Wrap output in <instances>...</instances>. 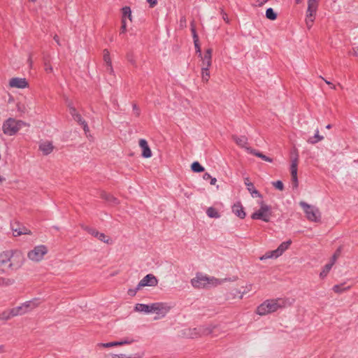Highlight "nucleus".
<instances>
[{
  "instance_id": "nucleus-21",
  "label": "nucleus",
  "mask_w": 358,
  "mask_h": 358,
  "mask_svg": "<svg viewBox=\"0 0 358 358\" xmlns=\"http://www.w3.org/2000/svg\"><path fill=\"white\" fill-rule=\"evenodd\" d=\"M39 150L43 155H48L53 150V145L50 141H45L39 145Z\"/></svg>"
},
{
  "instance_id": "nucleus-17",
  "label": "nucleus",
  "mask_w": 358,
  "mask_h": 358,
  "mask_svg": "<svg viewBox=\"0 0 358 358\" xmlns=\"http://www.w3.org/2000/svg\"><path fill=\"white\" fill-rule=\"evenodd\" d=\"M139 146L142 149V156L145 158H149L152 156V151L148 145V143L145 139L139 140Z\"/></svg>"
},
{
  "instance_id": "nucleus-34",
  "label": "nucleus",
  "mask_w": 358,
  "mask_h": 358,
  "mask_svg": "<svg viewBox=\"0 0 358 358\" xmlns=\"http://www.w3.org/2000/svg\"><path fill=\"white\" fill-rule=\"evenodd\" d=\"M266 16L268 19L274 20L277 18V15L272 8H268L266 11Z\"/></svg>"
},
{
  "instance_id": "nucleus-12",
  "label": "nucleus",
  "mask_w": 358,
  "mask_h": 358,
  "mask_svg": "<svg viewBox=\"0 0 358 358\" xmlns=\"http://www.w3.org/2000/svg\"><path fill=\"white\" fill-rule=\"evenodd\" d=\"M298 158L296 157L294 159L292 160V164L290 166V172L292 177V185L294 188H296L298 187V178H297V166H298Z\"/></svg>"
},
{
  "instance_id": "nucleus-29",
  "label": "nucleus",
  "mask_w": 358,
  "mask_h": 358,
  "mask_svg": "<svg viewBox=\"0 0 358 358\" xmlns=\"http://www.w3.org/2000/svg\"><path fill=\"white\" fill-rule=\"evenodd\" d=\"M210 67H201V79L204 83H207L210 78Z\"/></svg>"
},
{
  "instance_id": "nucleus-36",
  "label": "nucleus",
  "mask_w": 358,
  "mask_h": 358,
  "mask_svg": "<svg viewBox=\"0 0 358 358\" xmlns=\"http://www.w3.org/2000/svg\"><path fill=\"white\" fill-rule=\"evenodd\" d=\"M74 120L84 126V129L87 127L85 121L83 120L81 115L78 113L73 117Z\"/></svg>"
},
{
  "instance_id": "nucleus-38",
  "label": "nucleus",
  "mask_w": 358,
  "mask_h": 358,
  "mask_svg": "<svg viewBox=\"0 0 358 358\" xmlns=\"http://www.w3.org/2000/svg\"><path fill=\"white\" fill-rule=\"evenodd\" d=\"M121 33H125L127 31V23L124 19H122V25L120 28Z\"/></svg>"
},
{
  "instance_id": "nucleus-40",
  "label": "nucleus",
  "mask_w": 358,
  "mask_h": 358,
  "mask_svg": "<svg viewBox=\"0 0 358 358\" xmlns=\"http://www.w3.org/2000/svg\"><path fill=\"white\" fill-rule=\"evenodd\" d=\"M255 155L257 156H258L259 157H261L262 159L266 161V162H272V159L265 155H264L262 153H255Z\"/></svg>"
},
{
  "instance_id": "nucleus-31",
  "label": "nucleus",
  "mask_w": 358,
  "mask_h": 358,
  "mask_svg": "<svg viewBox=\"0 0 358 358\" xmlns=\"http://www.w3.org/2000/svg\"><path fill=\"white\" fill-rule=\"evenodd\" d=\"M122 19H126L128 17L131 21V11L129 6H125L122 9Z\"/></svg>"
},
{
  "instance_id": "nucleus-52",
  "label": "nucleus",
  "mask_w": 358,
  "mask_h": 358,
  "mask_svg": "<svg viewBox=\"0 0 358 358\" xmlns=\"http://www.w3.org/2000/svg\"><path fill=\"white\" fill-rule=\"evenodd\" d=\"M3 351H4L3 347V346H0V353L3 352Z\"/></svg>"
},
{
  "instance_id": "nucleus-47",
  "label": "nucleus",
  "mask_w": 358,
  "mask_h": 358,
  "mask_svg": "<svg viewBox=\"0 0 358 358\" xmlns=\"http://www.w3.org/2000/svg\"><path fill=\"white\" fill-rule=\"evenodd\" d=\"M216 182H217V180H216V178H213V177H212V178L210 179V185H215V183H216Z\"/></svg>"
},
{
  "instance_id": "nucleus-35",
  "label": "nucleus",
  "mask_w": 358,
  "mask_h": 358,
  "mask_svg": "<svg viewBox=\"0 0 358 358\" xmlns=\"http://www.w3.org/2000/svg\"><path fill=\"white\" fill-rule=\"evenodd\" d=\"M323 139V136H321L319 135V132L317 131L316 134L314 137L310 138L308 141V143L311 144H315L317 143L318 141H320Z\"/></svg>"
},
{
  "instance_id": "nucleus-4",
  "label": "nucleus",
  "mask_w": 358,
  "mask_h": 358,
  "mask_svg": "<svg viewBox=\"0 0 358 358\" xmlns=\"http://www.w3.org/2000/svg\"><path fill=\"white\" fill-rule=\"evenodd\" d=\"M28 126L29 124L23 120L9 117L3 122L2 131L5 135L11 136L16 135L22 127Z\"/></svg>"
},
{
  "instance_id": "nucleus-41",
  "label": "nucleus",
  "mask_w": 358,
  "mask_h": 358,
  "mask_svg": "<svg viewBox=\"0 0 358 358\" xmlns=\"http://www.w3.org/2000/svg\"><path fill=\"white\" fill-rule=\"evenodd\" d=\"M196 38V35L194 34V38H195V39H194V43H195V46H196V52H199V54H200V53H201V48H200V46L198 45V43H197V41H198V40H197V38Z\"/></svg>"
},
{
  "instance_id": "nucleus-11",
  "label": "nucleus",
  "mask_w": 358,
  "mask_h": 358,
  "mask_svg": "<svg viewBox=\"0 0 358 358\" xmlns=\"http://www.w3.org/2000/svg\"><path fill=\"white\" fill-rule=\"evenodd\" d=\"M158 283V280L153 274H148L138 283L137 289L145 286L154 287Z\"/></svg>"
},
{
  "instance_id": "nucleus-54",
  "label": "nucleus",
  "mask_w": 358,
  "mask_h": 358,
  "mask_svg": "<svg viewBox=\"0 0 358 358\" xmlns=\"http://www.w3.org/2000/svg\"><path fill=\"white\" fill-rule=\"evenodd\" d=\"M331 124H328V125L327 126V129H331Z\"/></svg>"
},
{
  "instance_id": "nucleus-50",
  "label": "nucleus",
  "mask_w": 358,
  "mask_h": 358,
  "mask_svg": "<svg viewBox=\"0 0 358 358\" xmlns=\"http://www.w3.org/2000/svg\"><path fill=\"white\" fill-rule=\"evenodd\" d=\"M354 55L358 56V46L353 48Z\"/></svg>"
},
{
  "instance_id": "nucleus-33",
  "label": "nucleus",
  "mask_w": 358,
  "mask_h": 358,
  "mask_svg": "<svg viewBox=\"0 0 358 358\" xmlns=\"http://www.w3.org/2000/svg\"><path fill=\"white\" fill-rule=\"evenodd\" d=\"M191 167L194 172L199 173L204 171L203 167L197 162H194Z\"/></svg>"
},
{
  "instance_id": "nucleus-28",
  "label": "nucleus",
  "mask_w": 358,
  "mask_h": 358,
  "mask_svg": "<svg viewBox=\"0 0 358 358\" xmlns=\"http://www.w3.org/2000/svg\"><path fill=\"white\" fill-rule=\"evenodd\" d=\"M350 287H346L345 283L336 285L333 287V291L336 294H341L350 289Z\"/></svg>"
},
{
  "instance_id": "nucleus-13",
  "label": "nucleus",
  "mask_w": 358,
  "mask_h": 358,
  "mask_svg": "<svg viewBox=\"0 0 358 358\" xmlns=\"http://www.w3.org/2000/svg\"><path fill=\"white\" fill-rule=\"evenodd\" d=\"M212 53L213 50L211 48H208L203 54L200 53L199 56L201 57V67H210L212 65Z\"/></svg>"
},
{
  "instance_id": "nucleus-44",
  "label": "nucleus",
  "mask_w": 358,
  "mask_h": 358,
  "mask_svg": "<svg viewBox=\"0 0 358 358\" xmlns=\"http://www.w3.org/2000/svg\"><path fill=\"white\" fill-rule=\"evenodd\" d=\"M322 79L325 81V83H327V85H329L331 89H334V90H335V89H336V86H335V85H334L332 83H331V82H329V81H328V80H325V79H324V78H322Z\"/></svg>"
},
{
  "instance_id": "nucleus-32",
  "label": "nucleus",
  "mask_w": 358,
  "mask_h": 358,
  "mask_svg": "<svg viewBox=\"0 0 358 358\" xmlns=\"http://www.w3.org/2000/svg\"><path fill=\"white\" fill-rule=\"evenodd\" d=\"M342 252V247H339L336 251L334 253V255H332L331 259H330V262H331L333 264H335V262H336V260L339 258V257L341 256V254Z\"/></svg>"
},
{
  "instance_id": "nucleus-22",
  "label": "nucleus",
  "mask_w": 358,
  "mask_h": 358,
  "mask_svg": "<svg viewBox=\"0 0 358 358\" xmlns=\"http://www.w3.org/2000/svg\"><path fill=\"white\" fill-rule=\"evenodd\" d=\"M24 304L26 306L27 311L30 312L35 309L36 308H37L38 306H39V305L41 304V301L38 299H34L31 301L24 302Z\"/></svg>"
},
{
  "instance_id": "nucleus-10",
  "label": "nucleus",
  "mask_w": 358,
  "mask_h": 358,
  "mask_svg": "<svg viewBox=\"0 0 358 358\" xmlns=\"http://www.w3.org/2000/svg\"><path fill=\"white\" fill-rule=\"evenodd\" d=\"M48 250L44 245L36 246L28 253V257L33 261H40L43 259V256L47 253Z\"/></svg>"
},
{
  "instance_id": "nucleus-16",
  "label": "nucleus",
  "mask_w": 358,
  "mask_h": 358,
  "mask_svg": "<svg viewBox=\"0 0 358 358\" xmlns=\"http://www.w3.org/2000/svg\"><path fill=\"white\" fill-rule=\"evenodd\" d=\"M103 59L104 63L106 64V71L109 73H112L113 72V66H112V60L110 57V54L108 50L105 49L103 51Z\"/></svg>"
},
{
  "instance_id": "nucleus-8",
  "label": "nucleus",
  "mask_w": 358,
  "mask_h": 358,
  "mask_svg": "<svg viewBox=\"0 0 358 358\" xmlns=\"http://www.w3.org/2000/svg\"><path fill=\"white\" fill-rule=\"evenodd\" d=\"M320 0H308V8L305 22L308 29H311L315 20Z\"/></svg>"
},
{
  "instance_id": "nucleus-20",
  "label": "nucleus",
  "mask_w": 358,
  "mask_h": 358,
  "mask_svg": "<svg viewBox=\"0 0 358 358\" xmlns=\"http://www.w3.org/2000/svg\"><path fill=\"white\" fill-rule=\"evenodd\" d=\"M131 342L127 340H124L123 341L120 342H110L107 343H98L96 345V348H111V347H116V346H121L125 344H129Z\"/></svg>"
},
{
  "instance_id": "nucleus-26",
  "label": "nucleus",
  "mask_w": 358,
  "mask_h": 358,
  "mask_svg": "<svg viewBox=\"0 0 358 358\" xmlns=\"http://www.w3.org/2000/svg\"><path fill=\"white\" fill-rule=\"evenodd\" d=\"M334 266V264L331 263V262H329L328 264H327L322 269L320 273V277L323 279L325 277H327V275H328V273H329V271H331L332 266Z\"/></svg>"
},
{
  "instance_id": "nucleus-24",
  "label": "nucleus",
  "mask_w": 358,
  "mask_h": 358,
  "mask_svg": "<svg viewBox=\"0 0 358 358\" xmlns=\"http://www.w3.org/2000/svg\"><path fill=\"white\" fill-rule=\"evenodd\" d=\"M16 108L20 115H22L28 111V106L26 101H18L16 104Z\"/></svg>"
},
{
  "instance_id": "nucleus-7",
  "label": "nucleus",
  "mask_w": 358,
  "mask_h": 358,
  "mask_svg": "<svg viewBox=\"0 0 358 358\" xmlns=\"http://www.w3.org/2000/svg\"><path fill=\"white\" fill-rule=\"evenodd\" d=\"M299 205L303 208L306 219L311 222L320 223L321 213L320 210L304 201H301Z\"/></svg>"
},
{
  "instance_id": "nucleus-19",
  "label": "nucleus",
  "mask_w": 358,
  "mask_h": 358,
  "mask_svg": "<svg viewBox=\"0 0 358 358\" xmlns=\"http://www.w3.org/2000/svg\"><path fill=\"white\" fill-rule=\"evenodd\" d=\"M233 213L237 215L241 219H243L245 217V213L244 211V208L241 203H235L232 207Z\"/></svg>"
},
{
  "instance_id": "nucleus-37",
  "label": "nucleus",
  "mask_w": 358,
  "mask_h": 358,
  "mask_svg": "<svg viewBox=\"0 0 358 358\" xmlns=\"http://www.w3.org/2000/svg\"><path fill=\"white\" fill-rule=\"evenodd\" d=\"M273 185L276 188V189H278L280 190H282L283 188H284V185H283V183L280 181V180H278V181H275V182H273Z\"/></svg>"
},
{
  "instance_id": "nucleus-42",
  "label": "nucleus",
  "mask_w": 358,
  "mask_h": 358,
  "mask_svg": "<svg viewBox=\"0 0 358 358\" xmlns=\"http://www.w3.org/2000/svg\"><path fill=\"white\" fill-rule=\"evenodd\" d=\"M148 2L149 3L150 7H151V8L155 7L157 3V0H148Z\"/></svg>"
},
{
  "instance_id": "nucleus-49",
  "label": "nucleus",
  "mask_w": 358,
  "mask_h": 358,
  "mask_svg": "<svg viewBox=\"0 0 358 358\" xmlns=\"http://www.w3.org/2000/svg\"><path fill=\"white\" fill-rule=\"evenodd\" d=\"M111 358H124L122 355H113Z\"/></svg>"
},
{
  "instance_id": "nucleus-6",
  "label": "nucleus",
  "mask_w": 358,
  "mask_h": 358,
  "mask_svg": "<svg viewBox=\"0 0 358 358\" xmlns=\"http://www.w3.org/2000/svg\"><path fill=\"white\" fill-rule=\"evenodd\" d=\"M273 216L272 208L267 205L263 201L259 202V208L256 209L251 215L252 220H259L268 222Z\"/></svg>"
},
{
  "instance_id": "nucleus-2",
  "label": "nucleus",
  "mask_w": 358,
  "mask_h": 358,
  "mask_svg": "<svg viewBox=\"0 0 358 358\" xmlns=\"http://www.w3.org/2000/svg\"><path fill=\"white\" fill-rule=\"evenodd\" d=\"M23 260L21 252L10 251L0 253V273L8 272L13 266H20Z\"/></svg>"
},
{
  "instance_id": "nucleus-15",
  "label": "nucleus",
  "mask_w": 358,
  "mask_h": 358,
  "mask_svg": "<svg viewBox=\"0 0 358 358\" xmlns=\"http://www.w3.org/2000/svg\"><path fill=\"white\" fill-rule=\"evenodd\" d=\"M28 313L27 309L26 308V306L24 303L21 304L20 306L12 308L9 311V314L8 316L6 317V319H8L11 317L17 316V315H24L25 313Z\"/></svg>"
},
{
  "instance_id": "nucleus-30",
  "label": "nucleus",
  "mask_w": 358,
  "mask_h": 358,
  "mask_svg": "<svg viewBox=\"0 0 358 358\" xmlns=\"http://www.w3.org/2000/svg\"><path fill=\"white\" fill-rule=\"evenodd\" d=\"M206 214L208 217L212 218H217L220 217V214L216 208L213 207H210L206 210Z\"/></svg>"
},
{
  "instance_id": "nucleus-39",
  "label": "nucleus",
  "mask_w": 358,
  "mask_h": 358,
  "mask_svg": "<svg viewBox=\"0 0 358 358\" xmlns=\"http://www.w3.org/2000/svg\"><path fill=\"white\" fill-rule=\"evenodd\" d=\"M44 69L46 73H49L52 71V68L49 62H45L44 64Z\"/></svg>"
},
{
  "instance_id": "nucleus-46",
  "label": "nucleus",
  "mask_w": 358,
  "mask_h": 358,
  "mask_svg": "<svg viewBox=\"0 0 358 358\" xmlns=\"http://www.w3.org/2000/svg\"><path fill=\"white\" fill-rule=\"evenodd\" d=\"M212 176L208 173H204L203 176V178L206 180H210Z\"/></svg>"
},
{
  "instance_id": "nucleus-14",
  "label": "nucleus",
  "mask_w": 358,
  "mask_h": 358,
  "mask_svg": "<svg viewBox=\"0 0 358 358\" xmlns=\"http://www.w3.org/2000/svg\"><path fill=\"white\" fill-rule=\"evenodd\" d=\"M9 86L12 88L24 89L29 87V83L25 78H13L9 80Z\"/></svg>"
},
{
  "instance_id": "nucleus-9",
  "label": "nucleus",
  "mask_w": 358,
  "mask_h": 358,
  "mask_svg": "<svg viewBox=\"0 0 358 358\" xmlns=\"http://www.w3.org/2000/svg\"><path fill=\"white\" fill-rule=\"evenodd\" d=\"M292 244V241L282 243L276 250L267 252L264 256L260 257V259H268V258H277L282 255V253L287 250Z\"/></svg>"
},
{
  "instance_id": "nucleus-1",
  "label": "nucleus",
  "mask_w": 358,
  "mask_h": 358,
  "mask_svg": "<svg viewBox=\"0 0 358 358\" xmlns=\"http://www.w3.org/2000/svg\"><path fill=\"white\" fill-rule=\"evenodd\" d=\"M290 305L291 303L287 298L270 299L265 300L258 306L255 313L259 315L264 316L275 313Z\"/></svg>"
},
{
  "instance_id": "nucleus-5",
  "label": "nucleus",
  "mask_w": 358,
  "mask_h": 358,
  "mask_svg": "<svg viewBox=\"0 0 358 358\" xmlns=\"http://www.w3.org/2000/svg\"><path fill=\"white\" fill-rule=\"evenodd\" d=\"M134 310L137 312H144L145 313H155L164 315L169 311L170 307L166 303L162 302L153 303L149 305L137 303Z\"/></svg>"
},
{
  "instance_id": "nucleus-51",
  "label": "nucleus",
  "mask_w": 358,
  "mask_h": 358,
  "mask_svg": "<svg viewBox=\"0 0 358 358\" xmlns=\"http://www.w3.org/2000/svg\"><path fill=\"white\" fill-rule=\"evenodd\" d=\"M268 0H263L262 1H261L259 3V6H262L263 4H264L266 2H267Z\"/></svg>"
},
{
  "instance_id": "nucleus-43",
  "label": "nucleus",
  "mask_w": 358,
  "mask_h": 358,
  "mask_svg": "<svg viewBox=\"0 0 358 358\" xmlns=\"http://www.w3.org/2000/svg\"><path fill=\"white\" fill-rule=\"evenodd\" d=\"M69 112H70L71 115L73 117H75V115H76V114H78V113L77 112L76 109V108H70V111H69Z\"/></svg>"
},
{
  "instance_id": "nucleus-23",
  "label": "nucleus",
  "mask_w": 358,
  "mask_h": 358,
  "mask_svg": "<svg viewBox=\"0 0 358 358\" xmlns=\"http://www.w3.org/2000/svg\"><path fill=\"white\" fill-rule=\"evenodd\" d=\"M17 227H15V224L12 226V229L13 231V236H18L22 234H29L30 231L24 227L20 228L18 224H16Z\"/></svg>"
},
{
  "instance_id": "nucleus-27",
  "label": "nucleus",
  "mask_w": 358,
  "mask_h": 358,
  "mask_svg": "<svg viewBox=\"0 0 358 358\" xmlns=\"http://www.w3.org/2000/svg\"><path fill=\"white\" fill-rule=\"evenodd\" d=\"M234 141L240 147L244 148L247 145V138L245 136H233Z\"/></svg>"
},
{
  "instance_id": "nucleus-55",
  "label": "nucleus",
  "mask_w": 358,
  "mask_h": 358,
  "mask_svg": "<svg viewBox=\"0 0 358 358\" xmlns=\"http://www.w3.org/2000/svg\"><path fill=\"white\" fill-rule=\"evenodd\" d=\"M3 283V280L2 278H0V285Z\"/></svg>"
},
{
  "instance_id": "nucleus-3",
  "label": "nucleus",
  "mask_w": 358,
  "mask_h": 358,
  "mask_svg": "<svg viewBox=\"0 0 358 358\" xmlns=\"http://www.w3.org/2000/svg\"><path fill=\"white\" fill-rule=\"evenodd\" d=\"M222 280L214 277H210L201 273L191 280L192 285L196 289H208L222 284Z\"/></svg>"
},
{
  "instance_id": "nucleus-18",
  "label": "nucleus",
  "mask_w": 358,
  "mask_h": 358,
  "mask_svg": "<svg viewBox=\"0 0 358 358\" xmlns=\"http://www.w3.org/2000/svg\"><path fill=\"white\" fill-rule=\"evenodd\" d=\"M245 185L247 187L248 190L250 192V193L252 194V196H257V197H262V194L259 193V191H257L255 187L252 182H250L249 178H245Z\"/></svg>"
},
{
  "instance_id": "nucleus-56",
  "label": "nucleus",
  "mask_w": 358,
  "mask_h": 358,
  "mask_svg": "<svg viewBox=\"0 0 358 358\" xmlns=\"http://www.w3.org/2000/svg\"><path fill=\"white\" fill-rule=\"evenodd\" d=\"M30 1H32V2L36 1V0H30Z\"/></svg>"
},
{
  "instance_id": "nucleus-53",
  "label": "nucleus",
  "mask_w": 358,
  "mask_h": 358,
  "mask_svg": "<svg viewBox=\"0 0 358 358\" xmlns=\"http://www.w3.org/2000/svg\"><path fill=\"white\" fill-rule=\"evenodd\" d=\"M302 0H295L296 3H300L301 2Z\"/></svg>"
},
{
  "instance_id": "nucleus-45",
  "label": "nucleus",
  "mask_w": 358,
  "mask_h": 358,
  "mask_svg": "<svg viewBox=\"0 0 358 358\" xmlns=\"http://www.w3.org/2000/svg\"><path fill=\"white\" fill-rule=\"evenodd\" d=\"M222 18L227 23H229V20L227 13H223Z\"/></svg>"
},
{
  "instance_id": "nucleus-48",
  "label": "nucleus",
  "mask_w": 358,
  "mask_h": 358,
  "mask_svg": "<svg viewBox=\"0 0 358 358\" xmlns=\"http://www.w3.org/2000/svg\"><path fill=\"white\" fill-rule=\"evenodd\" d=\"M136 290L129 289V290L128 291V294H129V295H130V296H134V295L136 294Z\"/></svg>"
},
{
  "instance_id": "nucleus-25",
  "label": "nucleus",
  "mask_w": 358,
  "mask_h": 358,
  "mask_svg": "<svg viewBox=\"0 0 358 358\" xmlns=\"http://www.w3.org/2000/svg\"><path fill=\"white\" fill-rule=\"evenodd\" d=\"M92 234L103 243H111V239L104 234L99 233L96 231H93Z\"/></svg>"
}]
</instances>
